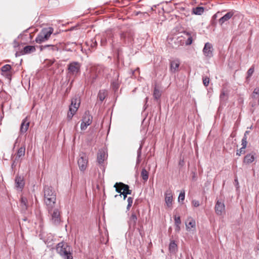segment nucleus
<instances>
[{"label":"nucleus","mask_w":259,"mask_h":259,"mask_svg":"<svg viewBox=\"0 0 259 259\" xmlns=\"http://www.w3.org/2000/svg\"><path fill=\"white\" fill-rule=\"evenodd\" d=\"M209 83V78L207 77H203V83L205 87H207Z\"/></svg>","instance_id":"obj_40"},{"label":"nucleus","mask_w":259,"mask_h":259,"mask_svg":"<svg viewBox=\"0 0 259 259\" xmlns=\"http://www.w3.org/2000/svg\"><path fill=\"white\" fill-rule=\"evenodd\" d=\"M225 96H226L225 93L224 91H223V92L221 93V95H220V97L221 100H223V99H224V97H225Z\"/></svg>","instance_id":"obj_47"},{"label":"nucleus","mask_w":259,"mask_h":259,"mask_svg":"<svg viewBox=\"0 0 259 259\" xmlns=\"http://www.w3.org/2000/svg\"><path fill=\"white\" fill-rule=\"evenodd\" d=\"M186 34L188 36V38L186 41V45H190L193 42V36H192V33L190 32H186Z\"/></svg>","instance_id":"obj_31"},{"label":"nucleus","mask_w":259,"mask_h":259,"mask_svg":"<svg viewBox=\"0 0 259 259\" xmlns=\"http://www.w3.org/2000/svg\"><path fill=\"white\" fill-rule=\"evenodd\" d=\"M252 126H250V127H249V128H250V129H251V128H252Z\"/></svg>","instance_id":"obj_55"},{"label":"nucleus","mask_w":259,"mask_h":259,"mask_svg":"<svg viewBox=\"0 0 259 259\" xmlns=\"http://www.w3.org/2000/svg\"><path fill=\"white\" fill-rule=\"evenodd\" d=\"M30 125V121L27 117L24 118L20 125V134L22 135L26 133Z\"/></svg>","instance_id":"obj_11"},{"label":"nucleus","mask_w":259,"mask_h":259,"mask_svg":"<svg viewBox=\"0 0 259 259\" xmlns=\"http://www.w3.org/2000/svg\"><path fill=\"white\" fill-rule=\"evenodd\" d=\"M88 159L85 154H82L80 155V157L78 160V165L79 168V169L84 171L88 165Z\"/></svg>","instance_id":"obj_8"},{"label":"nucleus","mask_w":259,"mask_h":259,"mask_svg":"<svg viewBox=\"0 0 259 259\" xmlns=\"http://www.w3.org/2000/svg\"><path fill=\"white\" fill-rule=\"evenodd\" d=\"M225 204L223 202L218 200L215 205V211L218 215H222L225 212Z\"/></svg>","instance_id":"obj_14"},{"label":"nucleus","mask_w":259,"mask_h":259,"mask_svg":"<svg viewBox=\"0 0 259 259\" xmlns=\"http://www.w3.org/2000/svg\"><path fill=\"white\" fill-rule=\"evenodd\" d=\"M133 202V198L131 197H129L127 198V204L132 205Z\"/></svg>","instance_id":"obj_45"},{"label":"nucleus","mask_w":259,"mask_h":259,"mask_svg":"<svg viewBox=\"0 0 259 259\" xmlns=\"http://www.w3.org/2000/svg\"><path fill=\"white\" fill-rule=\"evenodd\" d=\"M132 205L127 204V208H127V210H129V209H130L131 207L132 206Z\"/></svg>","instance_id":"obj_52"},{"label":"nucleus","mask_w":259,"mask_h":259,"mask_svg":"<svg viewBox=\"0 0 259 259\" xmlns=\"http://www.w3.org/2000/svg\"><path fill=\"white\" fill-rule=\"evenodd\" d=\"M18 161V160H16V159H15V160L13 161V163L12 164V168H13L14 167H15L16 166V161Z\"/></svg>","instance_id":"obj_49"},{"label":"nucleus","mask_w":259,"mask_h":259,"mask_svg":"<svg viewBox=\"0 0 259 259\" xmlns=\"http://www.w3.org/2000/svg\"><path fill=\"white\" fill-rule=\"evenodd\" d=\"M213 49L211 44L206 42L205 44L202 51L204 55L209 59L213 56Z\"/></svg>","instance_id":"obj_9"},{"label":"nucleus","mask_w":259,"mask_h":259,"mask_svg":"<svg viewBox=\"0 0 259 259\" xmlns=\"http://www.w3.org/2000/svg\"><path fill=\"white\" fill-rule=\"evenodd\" d=\"M21 205L23 209H26L27 208V200L26 198L22 197L21 198Z\"/></svg>","instance_id":"obj_33"},{"label":"nucleus","mask_w":259,"mask_h":259,"mask_svg":"<svg viewBox=\"0 0 259 259\" xmlns=\"http://www.w3.org/2000/svg\"><path fill=\"white\" fill-rule=\"evenodd\" d=\"M56 251L63 259H73L72 247L65 242H61L56 245Z\"/></svg>","instance_id":"obj_1"},{"label":"nucleus","mask_w":259,"mask_h":259,"mask_svg":"<svg viewBox=\"0 0 259 259\" xmlns=\"http://www.w3.org/2000/svg\"><path fill=\"white\" fill-rule=\"evenodd\" d=\"M120 194L123 195V199H125L126 198V197H127V194H125V193H124V192H122V193H121Z\"/></svg>","instance_id":"obj_50"},{"label":"nucleus","mask_w":259,"mask_h":259,"mask_svg":"<svg viewBox=\"0 0 259 259\" xmlns=\"http://www.w3.org/2000/svg\"><path fill=\"white\" fill-rule=\"evenodd\" d=\"M245 149H242V147L239 150L237 151L236 155L238 156H240L242 154L245 153Z\"/></svg>","instance_id":"obj_43"},{"label":"nucleus","mask_w":259,"mask_h":259,"mask_svg":"<svg viewBox=\"0 0 259 259\" xmlns=\"http://www.w3.org/2000/svg\"><path fill=\"white\" fill-rule=\"evenodd\" d=\"M89 125H87V123H84L83 121H81L80 125V128L81 130H85Z\"/></svg>","instance_id":"obj_42"},{"label":"nucleus","mask_w":259,"mask_h":259,"mask_svg":"<svg viewBox=\"0 0 259 259\" xmlns=\"http://www.w3.org/2000/svg\"><path fill=\"white\" fill-rule=\"evenodd\" d=\"M165 201L168 207H170L172 206V195L170 192H166L165 193Z\"/></svg>","instance_id":"obj_18"},{"label":"nucleus","mask_w":259,"mask_h":259,"mask_svg":"<svg viewBox=\"0 0 259 259\" xmlns=\"http://www.w3.org/2000/svg\"><path fill=\"white\" fill-rule=\"evenodd\" d=\"M107 157V154L103 150H99L97 155V161L99 164H102Z\"/></svg>","instance_id":"obj_16"},{"label":"nucleus","mask_w":259,"mask_h":259,"mask_svg":"<svg viewBox=\"0 0 259 259\" xmlns=\"http://www.w3.org/2000/svg\"><path fill=\"white\" fill-rule=\"evenodd\" d=\"M175 224V225H180L181 224V220L180 217L175 216L174 217Z\"/></svg>","instance_id":"obj_38"},{"label":"nucleus","mask_w":259,"mask_h":259,"mask_svg":"<svg viewBox=\"0 0 259 259\" xmlns=\"http://www.w3.org/2000/svg\"><path fill=\"white\" fill-rule=\"evenodd\" d=\"M80 64L77 62H72L68 65V74L70 75L76 76L80 72Z\"/></svg>","instance_id":"obj_6"},{"label":"nucleus","mask_w":259,"mask_h":259,"mask_svg":"<svg viewBox=\"0 0 259 259\" xmlns=\"http://www.w3.org/2000/svg\"><path fill=\"white\" fill-rule=\"evenodd\" d=\"M112 86L115 90L118 89V88L119 87L118 83L115 82H113L112 83Z\"/></svg>","instance_id":"obj_46"},{"label":"nucleus","mask_w":259,"mask_h":259,"mask_svg":"<svg viewBox=\"0 0 259 259\" xmlns=\"http://www.w3.org/2000/svg\"><path fill=\"white\" fill-rule=\"evenodd\" d=\"M186 230L194 232L196 231V221L191 217H189L185 222Z\"/></svg>","instance_id":"obj_7"},{"label":"nucleus","mask_w":259,"mask_h":259,"mask_svg":"<svg viewBox=\"0 0 259 259\" xmlns=\"http://www.w3.org/2000/svg\"><path fill=\"white\" fill-rule=\"evenodd\" d=\"M192 203L194 207H198L200 205L199 201L196 200H193L192 202Z\"/></svg>","instance_id":"obj_44"},{"label":"nucleus","mask_w":259,"mask_h":259,"mask_svg":"<svg viewBox=\"0 0 259 259\" xmlns=\"http://www.w3.org/2000/svg\"><path fill=\"white\" fill-rule=\"evenodd\" d=\"M180 61L178 59H174L170 60V71L171 73H176L179 70Z\"/></svg>","instance_id":"obj_10"},{"label":"nucleus","mask_w":259,"mask_h":259,"mask_svg":"<svg viewBox=\"0 0 259 259\" xmlns=\"http://www.w3.org/2000/svg\"><path fill=\"white\" fill-rule=\"evenodd\" d=\"M169 250L171 253H175L177 250V245L175 241H171L169 245Z\"/></svg>","instance_id":"obj_25"},{"label":"nucleus","mask_w":259,"mask_h":259,"mask_svg":"<svg viewBox=\"0 0 259 259\" xmlns=\"http://www.w3.org/2000/svg\"><path fill=\"white\" fill-rule=\"evenodd\" d=\"M141 177L144 181H147L149 178V173L145 168H143L141 171Z\"/></svg>","instance_id":"obj_29"},{"label":"nucleus","mask_w":259,"mask_h":259,"mask_svg":"<svg viewBox=\"0 0 259 259\" xmlns=\"http://www.w3.org/2000/svg\"><path fill=\"white\" fill-rule=\"evenodd\" d=\"M234 13H235V11L233 10L228 12L227 13H226L224 16L222 17L219 20V24L221 25H222L226 22H227L229 20H230L233 17V16L234 15Z\"/></svg>","instance_id":"obj_13"},{"label":"nucleus","mask_w":259,"mask_h":259,"mask_svg":"<svg viewBox=\"0 0 259 259\" xmlns=\"http://www.w3.org/2000/svg\"><path fill=\"white\" fill-rule=\"evenodd\" d=\"M107 96V92L105 90H100L98 93V97L101 101H103Z\"/></svg>","instance_id":"obj_28"},{"label":"nucleus","mask_w":259,"mask_h":259,"mask_svg":"<svg viewBox=\"0 0 259 259\" xmlns=\"http://www.w3.org/2000/svg\"><path fill=\"white\" fill-rule=\"evenodd\" d=\"M137 217L136 216V213L134 212H132L131 215L128 221L129 228L130 229L133 228V229H134L137 224Z\"/></svg>","instance_id":"obj_15"},{"label":"nucleus","mask_w":259,"mask_h":259,"mask_svg":"<svg viewBox=\"0 0 259 259\" xmlns=\"http://www.w3.org/2000/svg\"><path fill=\"white\" fill-rule=\"evenodd\" d=\"M113 35L111 31H108L105 34H103L101 37V46H105L107 42V39L108 40L112 38Z\"/></svg>","instance_id":"obj_17"},{"label":"nucleus","mask_w":259,"mask_h":259,"mask_svg":"<svg viewBox=\"0 0 259 259\" xmlns=\"http://www.w3.org/2000/svg\"><path fill=\"white\" fill-rule=\"evenodd\" d=\"M160 96H161V93H160V91L157 88H156L155 87L154 88V92H153L154 98L155 99L158 100V99L160 98Z\"/></svg>","instance_id":"obj_32"},{"label":"nucleus","mask_w":259,"mask_h":259,"mask_svg":"<svg viewBox=\"0 0 259 259\" xmlns=\"http://www.w3.org/2000/svg\"><path fill=\"white\" fill-rule=\"evenodd\" d=\"M35 48L32 46H27L23 48V50L19 53L17 52L16 56L23 55L25 54H30L35 51Z\"/></svg>","instance_id":"obj_12"},{"label":"nucleus","mask_w":259,"mask_h":259,"mask_svg":"<svg viewBox=\"0 0 259 259\" xmlns=\"http://www.w3.org/2000/svg\"><path fill=\"white\" fill-rule=\"evenodd\" d=\"M249 133H250V131H246L245 132L244 136H247V135H248Z\"/></svg>","instance_id":"obj_51"},{"label":"nucleus","mask_w":259,"mask_h":259,"mask_svg":"<svg viewBox=\"0 0 259 259\" xmlns=\"http://www.w3.org/2000/svg\"><path fill=\"white\" fill-rule=\"evenodd\" d=\"M255 153H249L247 154L244 158L243 162L249 164L252 162L255 159Z\"/></svg>","instance_id":"obj_19"},{"label":"nucleus","mask_w":259,"mask_h":259,"mask_svg":"<svg viewBox=\"0 0 259 259\" xmlns=\"http://www.w3.org/2000/svg\"><path fill=\"white\" fill-rule=\"evenodd\" d=\"M44 201L47 208H54L56 203V195L52 187L45 186L44 188Z\"/></svg>","instance_id":"obj_2"},{"label":"nucleus","mask_w":259,"mask_h":259,"mask_svg":"<svg viewBox=\"0 0 259 259\" xmlns=\"http://www.w3.org/2000/svg\"><path fill=\"white\" fill-rule=\"evenodd\" d=\"M48 211L49 214L51 216V221L55 225H58L60 223L61 219H60V213L59 209L58 208H48Z\"/></svg>","instance_id":"obj_5"},{"label":"nucleus","mask_w":259,"mask_h":259,"mask_svg":"<svg viewBox=\"0 0 259 259\" xmlns=\"http://www.w3.org/2000/svg\"><path fill=\"white\" fill-rule=\"evenodd\" d=\"M185 191H181V193L179 194V197H178V200L179 201H183L185 199Z\"/></svg>","instance_id":"obj_39"},{"label":"nucleus","mask_w":259,"mask_h":259,"mask_svg":"<svg viewBox=\"0 0 259 259\" xmlns=\"http://www.w3.org/2000/svg\"><path fill=\"white\" fill-rule=\"evenodd\" d=\"M79 105L80 100L77 97H75L71 99V104L69 106V111L67 114V118L69 120H70L76 113Z\"/></svg>","instance_id":"obj_4"},{"label":"nucleus","mask_w":259,"mask_h":259,"mask_svg":"<svg viewBox=\"0 0 259 259\" xmlns=\"http://www.w3.org/2000/svg\"><path fill=\"white\" fill-rule=\"evenodd\" d=\"M247 137L246 136H244L243 139L241 141V145H242V149H245L246 148L247 142Z\"/></svg>","instance_id":"obj_35"},{"label":"nucleus","mask_w":259,"mask_h":259,"mask_svg":"<svg viewBox=\"0 0 259 259\" xmlns=\"http://www.w3.org/2000/svg\"><path fill=\"white\" fill-rule=\"evenodd\" d=\"M12 67L9 64H6L3 66L1 68V70L3 73H5L6 75L8 76V77L10 76V71L11 70Z\"/></svg>","instance_id":"obj_24"},{"label":"nucleus","mask_w":259,"mask_h":259,"mask_svg":"<svg viewBox=\"0 0 259 259\" xmlns=\"http://www.w3.org/2000/svg\"><path fill=\"white\" fill-rule=\"evenodd\" d=\"M93 117L89 114L88 112H85L83 117L82 121L84 123H87V125L91 124L92 122Z\"/></svg>","instance_id":"obj_20"},{"label":"nucleus","mask_w":259,"mask_h":259,"mask_svg":"<svg viewBox=\"0 0 259 259\" xmlns=\"http://www.w3.org/2000/svg\"><path fill=\"white\" fill-rule=\"evenodd\" d=\"M88 45H90L92 48H95L97 45V42L95 39H93L91 40V41L87 42Z\"/></svg>","instance_id":"obj_37"},{"label":"nucleus","mask_w":259,"mask_h":259,"mask_svg":"<svg viewBox=\"0 0 259 259\" xmlns=\"http://www.w3.org/2000/svg\"><path fill=\"white\" fill-rule=\"evenodd\" d=\"M25 146H21L20 147L17 152L16 155V160H18L21 158L22 157H23L25 155Z\"/></svg>","instance_id":"obj_23"},{"label":"nucleus","mask_w":259,"mask_h":259,"mask_svg":"<svg viewBox=\"0 0 259 259\" xmlns=\"http://www.w3.org/2000/svg\"><path fill=\"white\" fill-rule=\"evenodd\" d=\"M119 183H116L114 186V187L115 188L116 191L118 193H121L122 192H121L123 189H122L121 186H120L119 184Z\"/></svg>","instance_id":"obj_36"},{"label":"nucleus","mask_w":259,"mask_h":259,"mask_svg":"<svg viewBox=\"0 0 259 259\" xmlns=\"http://www.w3.org/2000/svg\"><path fill=\"white\" fill-rule=\"evenodd\" d=\"M256 95H258L257 103L259 105V88H256L254 89L252 94V98L253 99H256Z\"/></svg>","instance_id":"obj_34"},{"label":"nucleus","mask_w":259,"mask_h":259,"mask_svg":"<svg viewBox=\"0 0 259 259\" xmlns=\"http://www.w3.org/2000/svg\"><path fill=\"white\" fill-rule=\"evenodd\" d=\"M254 72V67H250L247 71V78L250 77Z\"/></svg>","instance_id":"obj_41"},{"label":"nucleus","mask_w":259,"mask_h":259,"mask_svg":"<svg viewBox=\"0 0 259 259\" xmlns=\"http://www.w3.org/2000/svg\"><path fill=\"white\" fill-rule=\"evenodd\" d=\"M46 49H48L49 51L52 52H57L58 50V47L54 45H45L40 46V50L41 51H42Z\"/></svg>","instance_id":"obj_21"},{"label":"nucleus","mask_w":259,"mask_h":259,"mask_svg":"<svg viewBox=\"0 0 259 259\" xmlns=\"http://www.w3.org/2000/svg\"><path fill=\"white\" fill-rule=\"evenodd\" d=\"M193 12L195 15H201L204 12V8L201 7H197L193 9Z\"/></svg>","instance_id":"obj_30"},{"label":"nucleus","mask_w":259,"mask_h":259,"mask_svg":"<svg viewBox=\"0 0 259 259\" xmlns=\"http://www.w3.org/2000/svg\"><path fill=\"white\" fill-rule=\"evenodd\" d=\"M176 226V231L179 232L180 231L181 228L180 225H175Z\"/></svg>","instance_id":"obj_48"},{"label":"nucleus","mask_w":259,"mask_h":259,"mask_svg":"<svg viewBox=\"0 0 259 259\" xmlns=\"http://www.w3.org/2000/svg\"><path fill=\"white\" fill-rule=\"evenodd\" d=\"M125 36H126V34L123 33V34H121V37L123 38V37H125Z\"/></svg>","instance_id":"obj_53"},{"label":"nucleus","mask_w":259,"mask_h":259,"mask_svg":"<svg viewBox=\"0 0 259 259\" xmlns=\"http://www.w3.org/2000/svg\"><path fill=\"white\" fill-rule=\"evenodd\" d=\"M122 187L123 192L125 194H131L132 193V190H130L129 186L127 185L124 184L121 182L119 184Z\"/></svg>","instance_id":"obj_26"},{"label":"nucleus","mask_w":259,"mask_h":259,"mask_svg":"<svg viewBox=\"0 0 259 259\" xmlns=\"http://www.w3.org/2000/svg\"><path fill=\"white\" fill-rule=\"evenodd\" d=\"M193 35V36H195V37H196V33H194Z\"/></svg>","instance_id":"obj_54"},{"label":"nucleus","mask_w":259,"mask_h":259,"mask_svg":"<svg viewBox=\"0 0 259 259\" xmlns=\"http://www.w3.org/2000/svg\"><path fill=\"white\" fill-rule=\"evenodd\" d=\"M143 147V144L141 143L139 149L137 150V164H140L141 161V156L142 154V149Z\"/></svg>","instance_id":"obj_27"},{"label":"nucleus","mask_w":259,"mask_h":259,"mask_svg":"<svg viewBox=\"0 0 259 259\" xmlns=\"http://www.w3.org/2000/svg\"><path fill=\"white\" fill-rule=\"evenodd\" d=\"M54 29L52 27L44 28L36 37L35 41L37 43L41 44L47 41L49 39Z\"/></svg>","instance_id":"obj_3"},{"label":"nucleus","mask_w":259,"mask_h":259,"mask_svg":"<svg viewBox=\"0 0 259 259\" xmlns=\"http://www.w3.org/2000/svg\"><path fill=\"white\" fill-rule=\"evenodd\" d=\"M16 187L22 189L24 187V182L23 179L20 176H17L15 179Z\"/></svg>","instance_id":"obj_22"}]
</instances>
